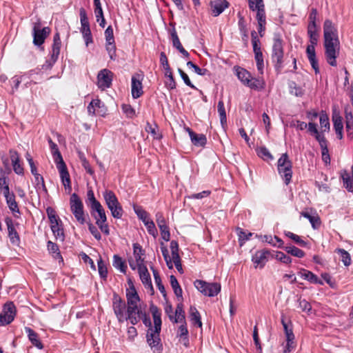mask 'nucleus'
<instances>
[{
	"mask_svg": "<svg viewBox=\"0 0 353 353\" xmlns=\"http://www.w3.org/2000/svg\"><path fill=\"white\" fill-rule=\"evenodd\" d=\"M325 57L329 65H337L336 58L340 52V41L337 28L330 19H325L323 23Z\"/></svg>",
	"mask_w": 353,
	"mask_h": 353,
	"instance_id": "obj_1",
	"label": "nucleus"
},
{
	"mask_svg": "<svg viewBox=\"0 0 353 353\" xmlns=\"http://www.w3.org/2000/svg\"><path fill=\"white\" fill-rule=\"evenodd\" d=\"M151 312L154 320V327H150L148 330L147 342L154 353H161L162 350L160 339L161 329V312L155 306L151 307Z\"/></svg>",
	"mask_w": 353,
	"mask_h": 353,
	"instance_id": "obj_2",
	"label": "nucleus"
},
{
	"mask_svg": "<svg viewBox=\"0 0 353 353\" xmlns=\"http://www.w3.org/2000/svg\"><path fill=\"white\" fill-rule=\"evenodd\" d=\"M126 298L128 318H129L130 323L134 325L140 321L142 312L139 307L140 298L134 285L127 290Z\"/></svg>",
	"mask_w": 353,
	"mask_h": 353,
	"instance_id": "obj_3",
	"label": "nucleus"
},
{
	"mask_svg": "<svg viewBox=\"0 0 353 353\" xmlns=\"http://www.w3.org/2000/svg\"><path fill=\"white\" fill-rule=\"evenodd\" d=\"M283 42L279 34H275L273 38L271 59L274 63L276 69L280 70L283 63Z\"/></svg>",
	"mask_w": 353,
	"mask_h": 353,
	"instance_id": "obj_4",
	"label": "nucleus"
},
{
	"mask_svg": "<svg viewBox=\"0 0 353 353\" xmlns=\"http://www.w3.org/2000/svg\"><path fill=\"white\" fill-rule=\"evenodd\" d=\"M103 195L112 216L115 219H121L123 215V209L115 194L111 190H105Z\"/></svg>",
	"mask_w": 353,
	"mask_h": 353,
	"instance_id": "obj_5",
	"label": "nucleus"
},
{
	"mask_svg": "<svg viewBox=\"0 0 353 353\" xmlns=\"http://www.w3.org/2000/svg\"><path fill=\"white\" fill-rule=\"evenodd\" d=\"M292 163L289 160L287 153L283 154L277 162V169L279 174L284 180L286 185H288L292 179Z\"/></svg>",
	"mask_w": 353,
	"mask_h": 353,
	"instance_id": "obj_6",
	"label": "nucleus"
},
{
	"mask_svg": "<svg viewBox=\"0 0 353 353\" xmlns=\"http://www.w3.org/2000/svg\"><path fill=\"white\" fill-rule=\"evenodd\" d=\"M90 212L96 220V224L103 233L106 235L110 234L108 225L106 223L107 217L105 210L100 203L90 208Z\"/></svg>",
	"mask_w": 353,
	"mask_h": 353,
	"instance_id": "obj_7",
	"label": "nucleus"
},
{
	"mask_svg": "<svg viewBox=\"0 0 353 353\" xmlns=\"http://www.w3.org/2000/svg\"><path fill=\"white\" fill-rule=\"evenodd\" d=\"M70 210L76 220L79 224L83 225L86 221V216L83 210V204L79 196L76 193H73L71 195L70 199Z\"/></svg>",
	"mask_w": 353,
	"mask_h": 353,
	"instance_id": "obj_8",
	"label": "nucleus"
},
{
	"mask_svg": "<svg viewBox=\"0 0 353 353\" xmlns=\"http://www.w3.org/2000/svg\"><path fill=\"white\" fill-rule=\"evenodd\" d=\"M194 287L203 295L210 297L216 296L221 291V285L218 283H208L203 280H196Z\"/></svg>",
	"mask_w": 353,
	"mask_h": 353,
	"instance_id": "obj_9",
	"label": "nucleus"
},
{
	"mask_svg": "<svg viewBox=\"0 0 353 353\" xmlns=\"http://www.w3.org/2000/svg\"><path fill=\"white\" fill-rule=\"evenodd\" d=\"M112 307L119 322L123 323L125 321H129L126 303L125 301L116 294L113 296Z\"/></svg>",
	"mask_w": 353,
	"mask_h": 353,
	"instance_id": "obj_10",
	"label": "nucleus"
},
{
	"mask_svg": "<svg viewBox=\"0 0 353 353\" xmlns=\"http://www.w3.org/2000/svg\"><path fill=\"white\" fill-rule=\"evenodd\" d=\"M134 210L138 218L143 221L147 228L148 233L156 237L158 234L154 221L150 218L148 212L142 208L141 206H134Z\"/></svg>",
	"mask_w": 353,
	"mask_h": 353,
	"instance_id": "obj_11",
	"label": "nucleus"
},
{
	"mask_svg": "<svg viewBox=\"0 0 353 353\" xmlns=\"http://www.w3.org/2000/svg\"><path fill=\"white\" fill-rule=\"evenodd\" d=\"M50 29L49 27L41 28L40 20L34 23L32 28L33 43L35 46H41L46 37L50 34Z\"/></svg>",
	"mask_w": 353,
	"mask_h": 353,
	"instance_id": "obj_12",
	"label": "nucleus"
},
{
	"mask_svg": "<svg viewBox=\"0 0 353 353\" xmlns=\"http://www.w3.org/2000/svg\"><path fill=\"white\" fill-rule=\"evenodd\" d=\"M80 21H81V32L85 40V45L88 46L90 43H92V37L88 18L87 17L86 11L84 8H81L79 10Z\"/></svg>",
	"mask_w": 353,
	"mask_h": 353,
	"instance_id": "obj_13",
	"label": "nucleus"
},
{
	"mask_svg": "<svg viewBox=\"0 0 353 353\" xmlns=\"http://www.w3.org/2000/svg\"><path fill=\"white\" fill-rule=\"evenodd\" d=\"M16 315V307L12 302H7L3 305L2 313L0 314V325L10 324Z\"/></svg>",
	"mask_w": 353,
	"mask_h": 353,
	"instance_id": "obj_14",
	"label": "nucleus"
},
{
	"mask_svg": "<svg viewBox=\"0 0 353 353\" xmlns=\"http://www.w3.org/2000/svg\"><path fill=\"white\" fill-rule=\"evenodd\" d=\"M281 323L283 326L286 337V344L284 347L283 352L290 353V352L294 350L296 346L294 334L293 333L292 328L285 321L283 318H282L281 319Z\"/></svg>",
	"mask_w": 353,
	"mask_h": 353,
	"instance_id": "obj_15",
	"label": "nucleus"
},
{
	"mask_svg": "<svg viewBox=\"0 0 353 353\" xmlns=\"http://www.w3.org/2000/svg\"><path fill=\"white\" fill-rule=\"evenodd\" d=\"M143 75L141 73H136L132 77L131 92L134 99H138L143 94Z\"/></svg>",
	"mask_w": 353,
	"mask_h": 353,
	"instance_id": "obj_16",
	"label": "nucleus"
},
{
	"mask_svg": "<svg viewBox=\"0 0 353 353\" xmlns=\"http://www.w3.org/2000/svg\"><path fill=\"white\" fill-rule=\"evenodd\" d=\"M114 74L108 69L99 71L97 75V84L99 88L105 90L112 85Z\"/></svg>",
	"mask_w": 353,
	"mask_h": 353,
	"instance_id": "obj_17",
	"label": "nucleus"
},
{
	"mask_svg": "<svg viewBox=\"0 0 353 353\" xmlns=\"http://www.w3.org/2000/svg\"><path fill=\"white\" fill-rule=\"evenodd\" d=\"M270 255L271 253L267 250L256 251L252 258V261L254 264V268H263L268 261Z\"/></svg>",
	"mask_w": 353,
	"mask_h": 353,
	"instance_id": "obj_18",
	"label": "nucleus"
},
{
	"mask_svg": "<svg viewBox=\"0 0 353 353\" xmlns=\"http://www.w3.org/2000/svg\"><path fill=\"white\" fill-rule=\"evenodd\" d=\"M57 168L59 172L61 182L65 188L70 192L72 190L70 174L64 161L56 163Z\"/></svg>",
	"mask_w": 353,
	"mask_h": 353,
	"instance_id": "obj_19",
	"label": "nucleus"
},
{
	"mask_svg": "<svg viewBox=\"0 0 353 353\" xmlns=\"http://www.w3.org/2000/svg\"><path fill=\"white\" fill-rule=\"evenodd\" d=\"M138 271L143 284L145 288H150V290L153 292L154 289L152 284L151 277L146 266L145 265H139Z\"/></svg>",
	"mask_w": 353,
	"mask_h": 353,
	"instance_id": "obj_20",
	"label": "nucleus"
},
{
	"mask_svg": "<svg viewBox=\"0 0 353 353\" xmlns=\"http://www.w3.org/2000/svg\"><path fill=\"white\" fill-rule=\"evenodd\" d=\"M5 222L8 228V236L11 243L13 244H18L20 241V238L14 227L12 219L10 217H6L5 219Z\"/></svg>",
	"mask_w": 353,
	"mask_h": 353,
	"instance_id": "obj_21",
	"label": "nucleus"
},
{
	"mask_svg": "<svg viewBox=\"0 0 353 353\" xmlns=\"http://www.w3.org/2000/svg\"><path fill=\"white\" fill-rule=\"evenodd\" d=\"M315 46L310 44L307 46L306 49V53L312 68L314 70L316 74L319 73V67L318 61L316 57Z\"/></svg>",
	"mask_w": 353,
	"mask_h": 353,
	"instance_id": "obj_22",
	"label": "nucleus"
},
{
	"mask_svg": "<svg viewBox=\"0 0 353 353\" xmlns=\"http://www.w3.org/2000/svg\"><path fill=\"white\" fill-rule=\"evenodd\" d=\"M212 14L219 16L228 7L229 3L226 0H213L210 3Z\"/></svg>",
	"mask_w": 353,
	"mask_h": 353,
	"instance_id": "obj_23",
	"label": "nucleus"
},
{
	"mask_svg": "<svg viewBox=\"0 0 353 353\" xmlns=\"http://www.w3.org/2000/svg\"><path fill=\"white\" fill-rule=\"evenodd\" d=\"M9 153L14 172L19 175L23 174V168L20 164L19 153L14 150H10Z\"/></svg>",
	"mask_w": 353,
	"mask_h": 353,
	"instance_id": "obj_24",
	"label": "nucleus"
},
{
	"mask_svg": "<svg viewBox=\"0 0 353 353\" xmlns=\"http://www.w3.org/2000/svg\"><path fill=\"white\" fill-rule=\"evenodd\" d=\"M299 275H300V276L302 279L307 280L312 283L320 284V285L323 284V281L320 279H319V277L316 274H314L313 272H312L309 270L302 269L299 272Z\"/></svg>",
	"mask_w": 353,
	"mask_h": 353,
	"instance_id": "obj_25",
	"label": "nucleus"
},
{
	"mask_svg": "<svg viewBox=\"0 0 353 353\" xmlns=\"http://www.w3.org/2000/svg\"><path fill=\"white\" fill-rule=\"evenodd\" d=\"M170 319L174 323L185 322V312L181 302L177 304L175 310L174 316L170 315Z\"/></svg>",
	"mask_w": 353,
	"mask_h": 353,
	"instance_id": "obj_26",
	"label": "nucleus"
},
{
	"mask_svg": "<svg viewBox=\"0 0 353 353\" xmlns=\"http://www.w3.org/2000/svg\"><path fill=\"white\" fill-rule=\"evenodd\" d=\"M94 14L97 18V21L102 28L105 27V20L103 16V9L100 0H94Z\"/></svg>",
	"mask_w": 353,
	"mask_h": 353,
	"instance_id": "obj_27",
	"label": "nucleus"
},
{
	"mask_svg": "<svg viewBox=\"0 0 353 353\" xmlns=\"http://www.w3.org/2000/svg\"><path fill=\"white\" fill-rule=\"evenodd\" d=\"M6 198V203L8 204V206L9 209L14 214V216L16 217H18V216L16 214H20V211L18 207V204L15 201V196L13 193H8V194L3 195Z\"/></svg>",
	"mask_w": 353,
	"mask_h": 353,
	"instance_id": "obj_28",
	"label": "nucleus"
},
{
	"mask_svg": "<svg viewBox=\"0 0 353 353\" xmlns=\"http://www.w3.org/2000/svg\"><path fill=\"white\" fill-rule=\"evenodd\" d=\"M25 330L28 334V339L31 341L32 344L40 350L42 349L43 346L39 339L37 333L28 327L25 328Z\"/></svg>",
	"mask_w": 353,
	"mask_h": 353,
	"instance_id": "obj_29",
	"label": "nucleus"
},
{
	"mask_svg": "<svg viewBox=\"0 0 353 353\" xmlns=\"http://www.w3.org/2000/svg\"><path fill=\"white\" fill-rule=\"evenodd\" d=\"M190 137L192 143L196 146H204L207 143L206 137L203 134H196L190 131Z\"/></svg>",
	"mask_w": 353,
	"mask_h": 353,
	"instance_id": "obj_30",
	"label": "nucleus"
},
{
	"mask_svg": "<svg viewBox=\"0 0 353 353\" xmlns=\"http://www.w3.org/2000/svg\"><path fill=\"white\" fill-rule=\"evenodd\" d=\"M341 177L343 182V186L349 192H353V167L352 173H350L347 171H344L341 174Z\"/></svg>",
	"mask_w": 353,
	"mask_h": 353,
	"instance_id": "obj_31",
	"label": "nucleus"
},
{
	"mask_svg": "<svg viewBox=\"0 0 353 353\" xmlns=\"http://www.w3.org/2000/svg\"><path fill=\"white\" fill-rule=\"evenodd\" d=\"M48 143L55 163L63 161L57 145L50 138L48 139Z\"/></svg>",
	"mask_w": 353,
	"mask_h": 353,
	"instance_id": "obj_32",
	"label": "nucleus"
},
{
	"mask_svg": "<svg viewBox=\"0 0 353 353\" xmlns=\"http://www.w3.org/2000/svg\"><path fill=\"white\" fill-rule=\"evenodd\" d=\"M308 131L310 132V133L314 136L315 139L318 141L319 143H321V141H323L325 139L323 134V132L321 133H320L319 131H318V129H317V125L313 122H310L308 123Z\"/></svg>",
	"mask_w": 353,
	"mask_h": 353,
	"instance_id": "obj_33",
	"label": "nucleus"
},
{
	"mask_svg": "<svg viewBox=\"0 0 353 353\" xmlns=\"http://www.w3.org/2000/svg\"><path fill=\"white\" fill-rule=\"evenodd\" d=\"M301 215L307 219L314 229H318L321 225V220L317 214L312 215L307 212H301Z\"/></svg>",
	"mask_w": 353,
	"mask_h": 353,
	"instance_id": "obj_34",
	"label": "nucleus"
},
{
	"mask_svg": "<svg viewBox=\"0 0 353 353\" xmlns=\"http://www.w3.org/2000/svg\"><path fill=\"white\" fill-rule=\"evenodd\" d=\"M112 265L116 269L119 270L123 274L126 272L127 265L125 261L119 255H114Z\"/></svg>",
	"mask_w": 353,
	"mask_h": 353,
	"instance_id": "obj_35",
	"label": "nucleus"
},
{
	"mask_svg": "<svg viewBox=\"0 0 353 353\" xmlns=\"http://www.w3.org/2000/svg\"><path fill=\"white\" fill-rule=\"evenodd\" d=\"M182 324L179 327L177 330L176 336L177 337L182 338L184 343L183 344L187 346V344L188 343V330L187 327L186 322H181Z\"/></svg>",
	"mask_w": 353,
	"mask_h": 353,
	"instance_id": "obj_36",
	"label": "nucleus"
},
{
	"mask_svg": "<svg viewBox=\"0 0 353 353\" xmlns=\"http://www.w3.org/2000/svg\"><path fill=\"white\" fill-rule=\"evenodd\" d=\"M133 253L135 257L136 262L137 263V266L140 265H143V259H142V256L143 255V250L141 248V246L139 243L133 244Z\"/></svg>",
	"mask_w": 353,
	"mask_h": 353,
	"instance_id": "obj_37",
	"label": "nucleus"
},
{
	"mask_svg": "<svg viewBox=\"0 0 353 353\" xmlns=\"http://www.w3.org/2000/svg\"><path fill=\"white\" fill-rule=\"evenodd\" d=\"M190 321L192 322V323L194 325H198L199 327L202 326L200 314L194 306L190 307Z\"/></svg>",
	"mask_w": 353,
	"mask_h": 353,
	"instance_id": "obj_38",
	"label": "nucleus"
},
{
	"mask_svg": "<svg viewBox=\"0 0 353 353\" xmlns=\"http://www.w3.org/2000/svg\"><path fill=\"white\" fill-rule=\"evenodd\" d=\"M236 76L238 79L244 84L246 85L248 82H249L250 79L251 78V74L247 71L246 70L238 68L236 70Z\"/></svg>",
	"mask_w": 353,
	"mask_h": 353,
	"instance_id": "obj_39",
	"label": "nucleus"
},
{
	"mask_svg": "<svg viewBox=\"0 0 353 353\" xmlns=\"http://www.w3.org/2000/svg\"><path fill=\"white\" fill-rule=\"evenodd\" d=\"M145 131L150 134L154 139H161L162 135L158 131V126L157 124H151L149 122L146 123Z\"/></svg>",
	"mask_w": 353,
	"mask_h": 353,
	"instance_id": "obj_40",
	"label": "nucleus"
},
{
	"mask_svg": "<svg viewBox=\"0 0 353 353\" xmlns=\"http://www.w3.org/2000/svg\"><path fill=\"white\" fill-rule=\"evenodd\" d=\"M50 228L57 240H59L61 241L64 240V232L62 223L58 225H51Z\"/></svg>",
	"mask_w": 353,
	"mask_h": 353,
	"instance_id": "obj_41",
	"label": "nucleus"
},
{
	"mask_svg": "<svg viewBox=\"0 0 353 353\" xmlns=\"http://www.w3.org/2000/svg\"><path fill=\"white\" fill-rule=\"evenodd\" d=\"M46 213L50 223V226L53 225H58L61 223V221L57 215L55 210L52 208L48 207L46 209Z\"/></svg>",
	"mask_w": 353,
	"mask_h": 353,
	"instance_id": "obj_42",
	"label": "nucleus"
},
{
	"mask_svg": "<svg viewBox=\"0 0 353 353\" xmlns=\"http://www.w3.org/2000/svg\"><path fill=\"white\" fill-rule=\"evenodd\" d=\"M307 34L310 37V44L316 45L318 41V34L316 32V26L308 25Z\"/></svg>",
	"mask_w": 353,
	"mask_h": 353,
	"instance_id": "obj_43",
	"label": "nucleus"
},
{
	"mask_svg": "<svg viewBox=\"0 0 353 353\" xmlns=\"http://www.w3.org/2000/svg\"><path fill=\"white\" fill-rule=\"evenodd\" d=\"M47 247L49 252L54 254L53 257L54 259H59L61 261H63V258L59 251V247L56 243L49 241L48 242Z\"/></svg>",
	"mask_w": 353,
	"mask_h": 353,
	"instance_id": "obj_44",
	"label": "nucleus"
},
{
	"mask_svg": "<svg viewBox=\"0 0 353 353\" xmlns=\"http://www.w3.org/2000/svg\"><path fill=\"white\" fill-rule=\"evenodd\" d=\"M217 110L219 112V114L220 116V121L223 126L227 123V117H226V112L224 107V103L222 100H220L217 105Z\"/></svg>",
	"mask_w": 353,
	"mask_h": 353,
	"instance_id": "obj_45",
	"label": "nucleus"
},
{
	"mask_svg": "<svg viewBox=\"0 0 353 353\" xmlns=\"http://www.w3.org/2000/svg\"><path fill=\"white\" fill-rule=\"evenodd\" d=\"M61 43H53L52 46V54H51V58L50 61L51 63L50 65L52 66L58 59L59 53H60V49H61Z\"/></svg>",
	"mask_w": 353,
	"mask_h": 353,
	"instance_id": "obj_46",
	"label": "nucleus"
},
{
	"mask_svg": "<svg viewBox=\"0 0 353 353\" xmlns=\"http://www.w3.org/2000/svg\"><path fill=\"white\" fill-rule=\"evenodd\" d=\"M321 149V154H322V160L326 163H330V157L327 149V141L325 140L323 141H321L319 143Z\"/></svg>",
	"mask_w": 353,
	"mask_h": 353,
	"instance_id": "obj_47",
	"label": "nucleus"
},
{
	"mask_svg": "<svg viewBox=\"0 0 353 353\" xmlns=\"http://www.w3.org/2000/svg\"><path fill=\"white\" fill-rule=\"evenodd\" d=\"M252 37V43L253 46V51L254 54L259 53H262L261 50V42L259 39L257 37L256 32L255 31H252L251 32Z\"/></svg>",
	"mask_w": 353,
	"mask_h": 353,
	"instance_id": "obj_48",
	"label": "nucleus"
},
{
	"mask_svg": "<svg viewBox=\"0 0 353 353\" xmlns=\"http://www.w3.org/2000/svg\"><path fill=\"white\" fill-rule=\"evenodd\" d=\"M284 249L288 254H290L294 256L303 258L305 256V252L295 246H286Z\"/></svg>",
	"mask_w": 353,
	"mask_h": 353,
	"instance_id": "obj_49",
	"label": "nucleus"
},
{
	"mask_svg": "<svg viewBox=\"0 0 353 353\" xmlns=\"http://www.w3.org/2000/svg\"><path fill=\"white\" fill-rule=\"evenodd\" d=\"M336 252L340 254L341 261L345 266H349L351 264V257L350 254L344 249L339 248Z\"/></svg>",
	"mask_w": 353,
	"mask_h": 353,
	"instance_id": "obj_50",
	"label": "nucleus"
},
{
	"mask_svg": "<svg viewBox=\"0 0 353 353\" xmlns=\"http://www.w3.org/2000/svg\"><path fill=\"white\" fill-rule=\"evenodd\" d=\"M285 234L286 236L291 239L292 241H294L296 243H297L301 247H305L307 245V242L301 239V238L297 235L291 232H285Z\"/></svg>",
	"mask_w": 353,
	"mask_h": 353,
	"instance_id": "obj_51",
	"label": "nucleus"
},
{
	"mask_svg": "<svg viewBox=\"0 0 353 353\" xmlns=\"http://www.w3.org/2000/svg\"><path fill=\"white\" fill-rule=\"evenodd\" d=\"M321 128H323L322 131H327L330 130L329 117L327 114L322 112L319 115Z\"/></svg>",
	"mask_w": 353,
	"mask_h": 353,
	"instance_id": "obj_52",
	"label": "nucleus"
},
{
	"mask_svg": "<svg viewBox=\"0 0 353 353\" xmlns=\"http://www.w3.org/2000/svg\"><path fill=\"white\" fill-rule=\"evenodd\" d=\"M32 174L34 176V181H35V186L36 188L38 190L42 189L44 191H47L46 188L45 186L44 180L43 176L37 173V172L32 173Z\"/></svg>",
	"mask_w": 353,
	"mask_h": 353,
	"instance_id": "obj_53",
	"label": "nucleus"
},
{
	"mask_svg": "<svg viewBox=\"0 0 353 353\" xmlns=\"http://www.w3.org/2000/svg\"><path fill=\"white\" fill-rule=\"evenodd\" d=\"M259 157L265 161H270L273 159L272 155L265 147H261L257 150Z\"/></svg>",
	"mask_w": 353,
	"mask_h": 353,
	"instance_id": "obj_54",
	"label": "nucleus"
},
{
	"mask_svg": "<svg viewBox=\"0 0 353 353\" xmlns=\"http://www.w3.org/2000/svg\"><path fill=\"white\" fill-rule=\"evenodd\" d=\"M272 256L285 264H290L292 262V259L282 252H276Z\"/></svg>",
	"mask_w": 353,
	"mask_h": 353,
	"instance_id": "obj_55",
	"label": "nucleus"
},
{
	"mask_svg": "<svg viewBox=\"0 0 353 353\" xmlns=\"http://www.w3.org/2000/svg\"><path fill=\"white\" fill-rule=\"evenodd\" d=\"M97 263L98 270L100 276L103 279H106L108 276V269L105 263L103 261V260L101 258L98 261Z\"/></svg>",
	"mask_w": 353,
	"mask_h": 353,
	"instance_id": "obj_56",
	"label": "nucleus"
},
{
	"mask_svg": "<svg viewBox=\"0 0 353 353\" xmlns=\"http://www.w3.org/2000/svg\"><path fill=\"white\" fill-rule=\"evenodd\" d=\"M236 230L239 236V240L240 242V245L241 246L245 241L249 239L250 236H251L252 234L251 232H246L240 228H238Z\"/></svg>",
	"mask_w": 353,
	"mask_h": 353,
	"instance_id": "obj_57",
	"label": "nucleus"
},
{
	"mask_svg": "<svg viewBox=\"0 0 353 353\" xmlns=\"http://www.w3.org/2000/svg\"><path fill=\"white\" fill-rule=\"evenodd\" d=\"M263 81L259 79L253 78L251 76V78L249 80V82L246 84L247 86L250 87L252 89H259L263 88Z\"/></svg>",
	"mask_w": 353,
	"mask_h": 353,
	"instance_id": "obj_58",
	"label": "nucleus"
},
{
	"mask_svg": "<svg viewBox=\"0 0 353 353\" xmlns=\"http://www.w3.org/2000/svg\"><path fill=\"white\" fill-rule=\"evenodd\" d=\"M265 237L266 241H268L269 243L272 244V245L277 246L278 248H283V241H282V239H281L278 236H274V237H272V236H265Z\"/></svg>",
	"mask_w": 353,
	"mask_h": 353,
	"instance_id": "obj_59",
	"label": "nucleus"
},
{
	"mask_svg": "<svg viewBox=\"0 0 353 353\" xmlns=\"http://www.w3.org/2000/svg\"><path fill=\"white\" fill-rule=\"evenodd\" d=\"M254 58L256 62V66L259 72L261 74H263L264 68L263 53L258 52L257 54H254Z\"/></svg>",
	"mask_w": 353,
	"mask_h": 353,
	"instance_id": "obj_60",
	"label": "nucleus"
},
{
	"mask_svg": "<svg viewBox=\"0 0 353 353\" xmlns=\"http://www.w3.org/2000/svg\"><path fill=\"white\" fill-rule=\"evenodd\" d=\"M332 121L335 130H343V125L342 123V118L339 114H334L332 116Z\"/></svg>",
	"mask_w": 353,
	"mask_h": 353,
	"instance_id": "obj_61",
	"label": "nucleus"
},
{
	"mask_svg": "<svg viewBox=\"0 0 353 353\" xmlns=\"http://www.w3.org/2000/svg\"><path fill=\"white\" fill-rule=\"evenodd\" d=\"M161 231V237L165 241H168L170 238V233L169 230V228L167 224H164L162 225L158 226Z\"/></svg>",
	"mask_w": 353,
	"mask_h": 353,
	"instance_id": "obj_62",
	"label": "nucleus"
},
{
	"mask_svg": "<svg viewBox=\"0 0 353 353\" xmlns=\"http://www.w3.org/2000/svg\"><path fill=\"white\" fill-rule=\"evenodd\" d=\"M0 192H2L3 195L10 193L8 177L0 178Z\"/></svg>",
	"mask_w": 353,
	"mask_h": 353,
	"instance_id": "obj_63",
	"label": "nucleus"
},
{
	"mask_svg": "<svg viewBox=\"0 0 353 353\" xmlns=\"http://www.w3.org/2000/svg\"><path fill=\"white\" fill-rule=\"evenodd\" d=\"M106 50L108 52L110 58L114 59L116 57V46L114 42H106Z\"/></svg>",
	"mask_w": 353,
	"mask_h": 353,
	"instance_id": "obj_64",
	"label": "nucleus"
}]
</instances>
